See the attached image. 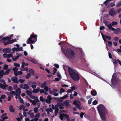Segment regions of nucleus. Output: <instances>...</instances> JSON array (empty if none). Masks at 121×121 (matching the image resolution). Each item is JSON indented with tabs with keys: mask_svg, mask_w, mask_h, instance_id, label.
Segmentation results:
<instances>
[{
	"mask_svg": "<svg viewBox=\"0 0 121 121\" xmlns=\"http://www.w3.org/2000/svg\"><path fill=\"white\" fill-rule=\"evenodd\" d=\"M101 118L104 121L106 120V117L105 114L107 113V110L104 106L102 104H100L97 107Z\"/></svg>",
	"mask_w": 121,
	"mask_h": 121,
	"instance_id": "nucleus-1",
	"label": "nucleus"
},
{
	"mask_svg": "<svg viewBox=\"0 0 121 121\" xmlns=\"http://www.w3.org/2000/svg\"><path fill=\"white\" fill-rule=\"evenodd\" d=\"M62 52L65 56L70 60L74 59L75 57V53L71 48H67L64 49L63 50Z\"/></svg>",
	"mask_w": 121,
	"mask_h": 121,
	"instance_id": "nucleus-2",
	"label": "nucleus"
},
{
	"mask_svg": "<svg viewBox=\"0 0 121 121\" xmlns=\"http://www.w3.org/2000/svg\"><path fill=\"white\" fill-rule=\"evenodd\" d=\"M68 70L69 75L72 79L75 81H78L79 80V76L72 69L69 67L68 68Z\"/></svg>",
	"mask_w": 121,
	"mask_h": 121,
	"instance_id": "nucleus-3",
	"label": "nucleus"
},
{
	"mask_svg": "<svg viewBox=\"0 0 121 121\" xmlns=\"http://www.w3.org/2000/svg\"><path fill=\"white\" fill-rule=\"evenodd\" d=\"M37 36L36 35L33 33L26 41L27 44H33L37 41Z\"/></svg>",
	"mask_w": 121,
	"mask_h": 121,
	"instance_id": "nucleus-4",
	"label": "nucleus"
},
{
	"mask_svg": "<svg viewBox=\"0 0 121 121\" xmlns=\"http://www.w3.org/2000/svg\"><path fill=\"white\" fill-rule=\"evenodd\" d=\"M11 39V38L9 36L6 37H4L2 38L1 40L4 41L5 40H9L7 41L6 42H5L4 41L2 42V43H4V45H6L7 44H8L11 43H12L11 42V40H10Z\"/></svg>",
	"mask_w": 121,
	"mask_h": 121,
	"instance_id": "nucleus-5",
	"label": "nucleus"
},
{
	"mask_svg": "<svg viewBox=\"0 0 121 121\" xmlns=\"http://www.w3.org/2000/svg\"><path fill=\"white\" fill-rule=\"evenodd\" d=\"M47 83L46 81H45L42 84L41 86V88H44V90L46 91H47L48 90V88L47 86Z\"/></svg>",
	"mask_w": 121,
	"mask_h": 121,
	"instance_id": "nucleus-6",
	"label": "nucleus"
},
{
	"mask_svg": "<svg viewBox=\"0 0 121 121\" xmlns=\"http://www.w3.org/2000/svg\"><path fill=\"white\" fill-rule=\"evenodd\" d=\"M18 78L17 77L13 76L11 78V80L13 81V83L17 84L18 83V81L17 80Z\"/></svg>",
	"mask_w": 121,
	"mask_h": 121,
	"instance_id": "nucleus-7",
	"label": "nucleus"
},
{
	"mask_svg": "<svg viewBox=\"0 0 121 121\" xmlns=\"http://www.w3.org/2000/svg\"><path fill=\"white\" fill-rule=\"evenodd\" d=\"M117 11H115L113 10L110 9L109 11V14L112 17H114V15H116Z\"/></svg>",
	"mask_w": 121,
	"mask_h": 121,
	"instance_id": "nucleus-8",
	"label": "nucleus"
},
{
	"mask_svg": "<svg viewBox=\"0 0 121 121\" xmlns=\"http://www.w3.org/2000/svg\"><path fill=\"white\" fill-rule=\"evenodd\" d=\"M3 56L4 58H9L10 57H13V56L12 54H8L6 53H4L3 54Z\"/></svg>",
	"mask_w": 121,
	"mask_h": 121,
	"instance_id": "nucleus-9",
	"label": "nucleus"
},
{
	"mask_svg": "<svg viewBox=\"0 0 121 121\" xmlns=\"http://www.w3.org/2000/svg\"><path fill=\"white\" fill-rule=\"evenodd\" d=\"M11 51V49L9 48H6L3 49V51L4 53H9Z\"/></svg>",
	"mask_w": 121,
	"mask_h": 121,
	"instance_id": "nucleus-10",
	"label": "nucleus"
},
{
	"mask_svg": "<svg viewBox=\"0 0 121 121\" xmlns=\"http://www.w3.org/2000/svg\"><path fill=\"white\" fill-rule=\"evenodd\" d=\"M13 106L11 105H9V111L13 113L15 112V109L13 108Z\"/></svg>",
	"mask_w": 121,
	"mask_h": 121,
	"instance_id": "nucleus-11",
	"label": "nucleus"
},
{
	"mask_svg": "<svg viewBox=\"0 0 121 121\" xmlns=\"http://www.w3.org/2000/svg\"><path fill=\"white\" fill-rule=\"evenodd\" d=\"M117 81L116 77L114 75V74L112 76V78L111 79V82L112 84L116 82Z\"/></svg>",
	"mask_w": 121,
	"mask_h": 121,
	"instance_id": "nucleus-12",
	"label": "nucleus"
},
{
	"mask_svg": "<svg viewBox=\"0 0 121 121\" xmlns=\"http://www.w3.org/2000/svg\"><path fill=\"white\" fill-rule=\"evenodd\" d=\"M121 30V29L120 28H117L114 31V33L116 34H118L120 32L121 33V31L120 30Z\"/></svg>",
	"mask_w": 121,
	"mask_h": 121,
	"instance_id": "nucleus-13",
	"label": "nucleus"
},
{
	"mask_svg": "<svg viewBox=\"0 0 121 121\" xmlns=\"http://www.w3.org/2000/svg\"><path fill=\"white\" fill-rule=\"evenodd\" d=\"M58 91V90L53 89L52 90H50L49 93L50 94H52L53 93L56 92Z\"/></svg>",
	"mask_w": 121,
	"mask_h": 121,
	"instance_id": "nucleus-14",
	"label": "nucleus"
},
{
	"mask_svg": "<svg viewBox=\"0 0 121 121\" xmlns=\"http://www.w3.org/2000/svg\"><path fill=\"white\" fill-rule=\"evenodd\" d=\"M8 86L7 85H3L2 84L0 83V87L4 90H5L6 89V86Z\"/></svg>",
	"mask_w": 121,
	"mask_h": 121,
	"instance_id": "nucleus-15",
	"label": "nucleus"
},
{
	"mask_svg": "<svg viewBox=\"0 0 121 121\" xmlns=\"http://www.w3.org/2000/svg\"><path fill=\"white\" fill-rule=\"evenodd\" d=\"M29 87L28 85L25 84L24 85V87L23 89L25 90H28L29 89Z\"/></svg>",
	"mask_w": 121,
	"mask_h": 121,
	"instance_id": "nucleus-16",
	"label": "nucleus"
},
{
	"mask_svg": "<svg viewBox=\"0 0 121 121\" xmlns=\"http://www.w3.org/2000/svg\"><path fill=\"white\" fill-rule=\"evenodd\" d=\"M10 71V70L9 69H8L6 70L4 72V75H7L8 74Z\"/></svg>",
	"mask_w": 121,
	"mask_h": 121,
	"instance_id": "nucleus-17",
	"label": "nucleus"
},
{
	"mask_svg": "<svg viewBox=\"0 0 121 121\" xmlns=\"http://www.w3.org/2000/svg\"><path fill=\"white\" fill-rule=\"evenodd\" d=\"M91 94L93 96H95L96 95L97 92L95 91H91Z\"/></svg>",
	"mask_w": 121,
	"mask_h": 121,
	"instance_id": "nucleus-18",
	"label": "nucleus"
},
{
	"mask_svg": "<svg viewBox=\"0 0 121 121\" xmlns=\"http://www.w3.org/2000/svg\"><path fill=\"white\" fill-rule=\"evenodd\" d=\"M26 92L27 93V95H31L32 94V92L31 91L28 90H26Z\"/></svg>",
	"mask_w": 121,
	"mask_h": 121,
	"instance_id": "nucleus-19",
	"label": "nucleus"
},
{
	"mask_svg": "<svg viewBox=\"0 0 121 121\" xmlns=\"http://www.w3.org/2000/svg\"><path fill=\"white\" fill-rule=\"evenodd\" d=\"M64 92H65V89L63 88H61L60 89L59 93L60 94H62V93Z\"/></svg>",
	"mask_w": 121,
	"mask_h": 121,
	"instance_id": "nucleus-20",
	"label": "nucleus"
},
{
	"mask_svg": "<svg viewBox=\"0 0 121 121\" xmlns=\"http://www.w3.org/2000/svg\"><path fill=\"white\" fill-rule=\"evenodd\" d=\"M64 114H60V118L62 120H63V118L64 117Z\"/></svg>",
	"mask_w": 121,
	"mask_h": 121,
	"instance_id": "nucleus-21",
	"label": "nucleus"
},
{
	"mask_svg": "<svg viewBox=\"0 0 121 121\" xmlns=\"http://www.w3.org/2000/svg\"><path fill=\"white\" fill-rule=\"evenodd\" d=\"M115 6V4L113 3H111L110 4H109L108 5V7H113Z\"/></svg>",
	"mask_w": 121,
	"mask_h": 121,
	"instance_id": "nucleus-22",
	"label": "nucleus"
},
{
	"mask_svg": "<svg viewBox=\"0 0 121 121\" xmlns=\"http://www.w3.org/2000/svg\"><path fill=\"white\" fill-rule=\"evenodd\" d=\"M16 92L17 93L21 94V89L19 88H17L16 90Z\"/></svg>",
	"mask_w": 121,
	"mask_h": 121,
	"instance_id": "nucleus-23",
	"label": "nucleus"
},
{
	"mask_svg": "<svg viewBox=\"0 0 121 121\" xmlns=\"http://www.w3.org/2000/svg\"><path fill=\"white\" fill-rule=\"evenodd\" d=\"M45 99L43 98V97L42 96H40V99L41 101L43 102H44L45 101Z\"/></svg>",
	"mask_w": 121,
	"mask_h": 121,
	"instance_id": "nucleus-24",
	"label": "nucleus"
},
{
	"mask_svg": "<svg viewBox=\"0 0 121 121\" xmlns=\"http://www.w3.org/2000/svg\"><path fill=\"white\" fill-rule=\"evenodd\" d=\"M31 75L29 73H28L26 76V78L27 79H28L30 77Z\"/></svg>",
	"mask_w": 121,
	"mask_h": 121,
	"instance_id": "nucleus-25",
	"label": "nucleus"
},
{
	"mask_svg": "<svg viewBox=\"0 0 121 121\" xmlns=\"http://www.w3.org/2000/svg\"><path fill=\"white\" fill-rule=\"evenodd\" d=\"M19 101L20 102L23 104H24V102L23 101V99L21 98V97L19 98Z\"/></svg>",
	"mask_w": 121,
	"mask_h": 121,
	"instance_id": "nucleus-26",
	"label": "nucleus"
},
{
	"mask_svg": "<svg viewBox=\"0 0 121 121\" xmlns=\"http://www.w3.org/2000/svg\"><path fill=\"white\" fill-rule=\"evenodd\" d=\"M29 72L30 73L32 74L33 75L34 74V71L32 69H30L29 70Z\"/></svg>",
	"mask_w": 121,
	"mask_h": 121,
	"instance_id": "nucleus-27",
	"label": "nucleus"
},
{
	"mask_svg": "<svg viewBox=\"0 0 121 121\" xmlns=\"http://www.w3.org/2000/svg\"><path fill=\"white\" fill-rule=\"evenodd\" d=\"M112 62L114 64L117 65L118 64L117 60L115 59H113V60Z\"/></svg>",
	"mask_w": 121,
	"mask_h": 121,
	"instance_id": "nucleus-28",
	"label": "nucleus"
},
{
	"mask_svg": "<svg viewBox=\"0 0 121 121\" xmlns=\"http://www.w3.org/2000/svg\"><path fill=\"white\" fill-rule=\"evenodd\" d=\"M107 42L108 44H109L108 45V46L111 47L112 45V43L111 41L109 40H108L107 41Z\"/></svg>",
	"mask_w": 121,
	"mask_h": 121,
	"instance_id": "nucleus-29",
	"label": "nucleus"
},
{
	"mask_svg": "<svg viewBox=\"0 0 121 121\" xmlns=\"http://www.w3.org/2000/svg\"><path fill=\"white\" fill-rule=\"evenodd\" d=\"M50 100L48 99H45V101L48 104H50L51 103V101Z\"/></svg>",
	"mask_w": 121,
	"mask_h": 121,
	"instance_id": "nucleus-30",
	"label": "nucleus"
},
{
	"mask_svg": "<svg viewBox=\"0 0 121 121\" xmlns=\"http://www.w3.org/2000/svg\"><path fill=\"white\" fill-rule=\"evenodd\" d=\"M38 92V91L36 89H34L32 91V92L34 93H37Z\"/></svg>",
	"mask_w": 121,
	"mask_h": 121,
	"instance_id": "nucleus-31",
	"label": "nucleus"
},
{
	"mask_svg": "<svg viewBox=\"0 0 121 121\" xmlns=\"http://www.w3.org/2000/svg\"><path fill=\"white\" fill-rule=\"evenodd\" d=\"M25 79H20L19 80V81L20 83H23L25 81Z\"/></svg>",
	"mask_w": 121,
	"mask_h": 121,
	"instance_id": "nucleus-32",
	"label": "nucleus"
},
{
	"mask_svg": "<svg viewBox=\"0 0 121 121\" xmlns=\"http://www.w3.org/2000/svg\"><path fill=\"white\" fill-rule=\"evenodd\" d=\"M8 66L7 65H5L4 66L3 69L4 70H7L8 68Z\"/></svg>",
	"mask_w": 121,
	"mask_h": 121,
	"instance_id": "nucleus-33",
	"label": "nucleus"
},
{
	"mask_svg": "<svg viewBox=\"0 0 121 121\" xmlns=\"http://www.w3.org/2000/svg\"><path fill=\"white\" fill-rule=\"evenodd\" d=\"M14 65L17 67H19L20 66V65L16 63H15L14 64Z\"/></svg>",
	"mask_w": 121,
	"mask_h": 121,
	"instance_id": "nucleus-34",
	"label": "nucleus"
},
{
	"mask_svg": "<svg viewBox=\"0 0 121 121\" xmlns=\"http://www.w3.org/2000/svg\"><path fill=\"white\" fill-rule=\"evenodd\" d=\"M12 70L13 71H14V72H17L18 70V69L16 67H14L13 68Z\"/></svg>",
	"mask_w": 121,
	"mask_h": 121,
	"instance_id": "nucleus-35",
	"label": "nucleus"
},
{
	"mask_svg": "<svg viewBox=\"0 0 121 121\" xmlns=\"http://www.w3.org/2000/svg\"><path fill=\"white\" fill-rule=\"evenodd\" d=\"M121 6V3L120 1L117 3L116 4V6L117 7H119Z\"/></svg>",
	"mask_w": 121,
	"mask_h": 121,
	"instance_id": "nucleus-36",
	"label": "nucleus"
},
{
	"mask_svg": "<svg viewBox=\"0 0 121 121\" xmlns=\"http://www.w3.org/2000/svg\"><path fill=\"white\" fill-rule=\"evenodd\" d=\"M57 105L58 107H60V106H64L63 104L60 103H58L57 104Z\"/></svg>",
	"mask_w": 121,
	"mask_h": 121,
	"instance_id": "nucleus-37",
	"label": "nucleus"
},
{
	"mask_svg": "<svg viewBox=\"0 0 121 121\" xmlns=\"http://www.w3.org/2000/svg\"><path fill=\"white\" fill-rule=\"evenodd\" d=\"M117 22H112L111 23V24L113 26L115 25H117Z\"/></svg>",
	"mask_w": 121,
	"mask_h": 121,
	"instance_id": "nucleus-38",
	"label": "nucleus"
},
{
	"mask_svg": "<svg viewBox=\"0 0 121 121\" xmlns=\"http://www.w3.org/2000/svg\"><path fill=\"white\" fill-rule=\"evenodd\" d=\"M63 101V99L61 98V97H60L59 99H58L57 100V102L58 103H60L62 102Z\"/></svg>",
	"mask_w": 121,
	"mask_h": 121,
	"instance_id": "nucleus-39",
	"label": "nucleus"
},
{
	"mask_svg": "<svg viewBox=\"0 0 121 121\" xmlns=\"http://www.w3.org/2000/svg\"><path fill=\"white\" fill-rule=\"evenodd\" d=\"M34 110L35 113H36L38 112V110L37 107H36L35 108H34Z\"/></svg>",
	"mask_w": 121,
	"mask_h": 121,
	"instance_id": "nucleus-40",
	"label": "nucleus"
},
{
	"mask_svg": "<svg viewBox=\"0 0 121 121\" xmlns=\"http://www.w3.org/2000/svg\"><path fill=\"white\" fill-rule=\"evenodd\" d=\"M46 111H49L51 112H52L53 111L52 110L51 108L46 109Z\"/></svg>",
	"mask_w": 121,
	"mask_h": 121,
	"instance_id": "nucleus-41",
	"label": "nucleus"
},
{
	"mask_svg": "<svg viewBox=\"0 0 121 121\" xmlns=\"http://www.w3.org/2000/svg\"><path fill=\"white\" fill-rule=\"evenodd\" d=\"M0 82L3 83L4 84H5L6 83V82L4 80L2 79H0Z\"/></svg>",
	"mask_w": 121,
	"mask_h": 121,
	"instance_id": "nucleus-42",
	"label": "nucleus"
},
{
	"mask_svg": "<svg viewBox=\"0 0 121 121\" xmlns=\"http://www.w3.org/2000/svg\"><path fill=\"white\" fill-rule=\"evenodd\" d=\"M4 75V71L3 70H1L0 71V75L3 76Z\"/></svg>",
	"mask_w": 121,
	"mask_h": 121,
	"instance_id": "nucleus-43",
	"label": "nucleus"
},
{
	"mask_svg": "<svg viewBox=\"0 0 121 121\" xmlns=\"http://www.w3.org/2000/svg\"><path fill=\"white\" fill-rule=\"evenodd\" d=\"M92 103L93 105H95L98 104V101L97 100H95Z\"/></svg>",
	"mask_w": 121,
	"mask_h": 121,
	"instance_id": "nucleus-44",
	"label": "nucleus"
},
{
	"mask_svg": "<svg viewBox=\"0 0 121 121\" xmlns=\"http://www.w3.org/2000/svg\"><path fill=\"white\" fill-rule=\"evenodd\" d=\"M33 82L31 81H30L28 82V84L30 86H31L33 85Z\"/></svg>",
	"mask_w": 121,
	"mask_h": 121,
	"instance_id": "nucleus-45",
	"label": "nucleus"
},
{
	"mask_svg": "<svg viewBox=\"0 0 121 121\" xmlns=\"http://www.w3.org/2000/svg\"><path fill=\"white\" fill-rule=\"evenodd\" d=\"M85 113V112H81L80 114V116L81 118H82L83 117V116Z\"/></svg>",
	"mask_w": 121,
	"mask_h": 121,
	"instance_id": "nucleus-46",
	"label": "nucleus"
},
{
	"mask_svg": "<svg viewBox=\"0 0 121 121\" xmlns=\"http://www.w3.org/2000/svg\"><path fill=\"white\" fill-rule=\"evenodd\" d=\"M34 113L32 112L30 113V117L32 118H34Z\"/></svg>",
	"mask_w": 121,
	"mask_h": 121,
	"instance_id": "nucleus-47",
	"label": "nucleus"
},
{
	"mask_svg": "<svg viewBox=\"0 0 121 121\" xmlns=\"http://www.w3.org/2000/svg\"><path fill=\"white\" fill-rule=\"evenodd\" d=\"M68 94H67L61 97L62 99H65L68 97Z\"/></svg>",
	"mask_w": 121,
	"mask_h": 121,
	"instance_id": "nucleus-48",
	"label": "nucleus"
},
{
	"mask_svg": "<svg viewBox=\"0 0 121 121\" xmlns=\"http://www.w3.org/2000/svg\"><path fill=\"white\" fill-rule=\"evenodd\" d=\"M12 50L13 51L15 52V51H18L19 50H18V48H13L12 49Z\"/></svg>",
	"mask_w": 121,
	"mask_h": 121,
	"instance_id": "nucleus-49",
	"label": "nucleus"
},
{
	"mask_svg": "<svg viewBox=\"0 0 121 121\" xmlns=\"http://www.w3.org/2000/svg\"><path fill=\"white\" fill-rule=\"evenodd\" d=\"M64 116L67 119H69V117L68 115L65 114H64Z\"/></svg>",
	"mask_w": 121,
	"mask_h": 121,
	"instance_id": "nucleus-50",
	"label": "nucleus"
},
{
	"mask_svg": "<svg viewBox=\"0 0 121 121\" xmlns=\"http://www.w3.org/2000/svg\"><path fill=\"white\" fill-rule=\"evenodd\" d=\"M8 91H11L13 90L12 87V86H10L8 87V89H7Z\"/></svg>",
	"mask_w": 121,
	"mask_h": 121,
	"instance_id": "nucleus-51",
	"label": "nucleus"
},
{
	"mask_svg": "<svg viewBox=\"0 0 121 121\" xmlns=\"http://www.w3.org/2000/svg\"><path fill=\"white\" fill-rule=\"evenodd\" d=\"M39 91L41 94H43L44 93L45 91L43 89H41L39 90Z\"/></svg>",
	"mask_w": 121,
	"mask_h": 121,
	"instance_id": "nucleus-52",
	"label": "nucleus"
},
{
	"mask_svg": "<svg viewBox=\"0 0 121 121\" xmlns=\"http://www.w3.org/2000/svg\"><path fill=\"white\" fill-rule=\"evenodd\" d=\"M6 98L5 95H2L0 97L1 99H4Z\"/></svg>",
	"mask_w": 121,
	"mask_h": 121,
	"instance_id": "nucleus-53",
	"label": "nucleus"
},
{
	"mask_svg": "<svg viewBox=\"0 0 121 121\" xmlns=\"http://www.w3.org/2000/svg\"><path fill=\"white\" fill-rule=\"evenodd\" d=\"M108 54L109 58L110 59H112V57L111 53L110 52H108Z\"/></svg>",
	"mask_w": 121,
	"mask_h": 121,
	"instance_id": "nucleus-54",
	"label": "nucleus"
},
{
	"mask_svg": "<svg viewBox=\"0 0 121 121\" xmlns=\"http://www.w3.org/2000/svg\"><path fill=\"white\" fill-rule=\"evenodd\" d=\"M107 27L110 30L111 29V28L112 27V25L111 24H108L107 25Z\"/></svg>",
	"mask_w": 121,
	"mask_h": 121,
	"instance_id": "nucleus-55",
	"label": "nucleus"
},
{
	"mask_svg": "<svg viewBox=\"0 0 121 121\" xmlns=\"http://www.w3.org/2000/svg\"><path fill=\"white\" fill-rule=\"evenodd\" d=\"M63 103L64 104L67 106L68 105V104H69L67 100H65L63 102Z\"/></svg>",
	"mask_w": 121,
	"mask_h": 121,
	"instance_id": "nucleus-56",
	"label": "nucleus"
},
{
	"mask_svg": "<svg viewBox=\"0 0 121 121\" xmlns=\"http://www.w3.org/2000/svg\"><path fill=\"white\" fill-rule=\"evenodd\" d=\"M40 116V114L39 113H37L35 115V117L37 118H39Z\"/></svg>",
	"mask_w": 121,
	"mask_h": 121,
	"instance_id": "nucleus-57",
	"label": "nucleus"
},
{
	"mask_svg": "<svg viewBox=\"0 0 121 121\" xmlns=\"http://www.w3.org/2000/svg\"><path fill=\"white\" fill-rule=\"evenodd\" d=\"M72 91L71 89H68L66 91V92H67V94H68L70 92L72 93Z\"/></svg>",
	"mask_w": 121,
	"mask_h": 121,
	"instance_id": "nucleus-58",
	"label": "nucleus"
},
{
	"mask_svg": "<svg viewBox=\"0 0 121 121\" xmlns=\"http://www.w3.org/2000/svg\"><path fill=\"white\" fill-rule=\"evenodd\" d=\"M92 99V98H91L88 101V104H91V103Z\"/></svg>",
	"mask_w": 121,
	"mask_h": 121,
	"instance_id": "nucleus-59",
	"label": "nucleus"
},
{
	"mask_svg": "<svg viewBox=\"0 0 121 121\" xmlns=\"http://www.w3.org/2000/svg\"><path fill=\"white\" fill-rule=\"evenodd\" d=\"M101 34L103 39H104V38H106V36L103 34L102 33H101Z\"/></svg>",
	"mask_w": 121,
	"mask_h": 121,
	"instance_id": "nucleus-60",
	"label": "nucleus"
},
{
	"mask_svg": "<svg viewBox=\"0 0 121 121\" xmlns=\"http://www.w3.org/2000/svg\"><path fill=\"white\" fill-rule=\"evenodd\" d=\"M17 73L18 75H21L23 73L21 71H18Z\"/></svg>",
	"mask_w": 121,
	"mask_h": 121,
	"instance_id": "nucleus-61",
	"label": "nucleus"
},
{
	"mask_svg": "<svg viewBox=\"0 0 121 121\" xmlns=\"http://www.w3.org/2000/svg\"><path fill=\"white\" fill-rule=\"evenodd\" d=\"M71 90L72 91H73V90H75V86H73L72 87H71Z\"/></svg>",
	"mask_w": 121,
	"mask_h": 121,
	"instance_id": "nucleus-62",
	"label": "nucleus"
},
{
	"mask_svg": "<svg viewBox=\"0 0 121 121\" xmlns=\"http://www.w3.org/2000/svg\"><path fill=\"white\" fill-rule=\"evenodd\" d=\"M33 89H35L36 87V85H32L31 86Z\"/></svg>",
	"mask_w": 121,
	"mask_h": 121,
	"instance_id": "nucleus-63",
	"label": "nucleus"
},
{
	"mask_svg": "<svg viewBox=\"0 0 121 121\" xmlns=\"http://www.w3.org/2000/svg\"><path fill=\"white\" fill-rule=\"evenodd\" d=\"M22 54L21 53H20L19 54L17 55V56H16L17 59H18L19 57H20V56H22Z\"/></svg>",
	"mask_w": 121,
	"mask_h": 121,
	"instance_id": "nucleus-64",
	"label": "nucleus"
}]
</instances>
